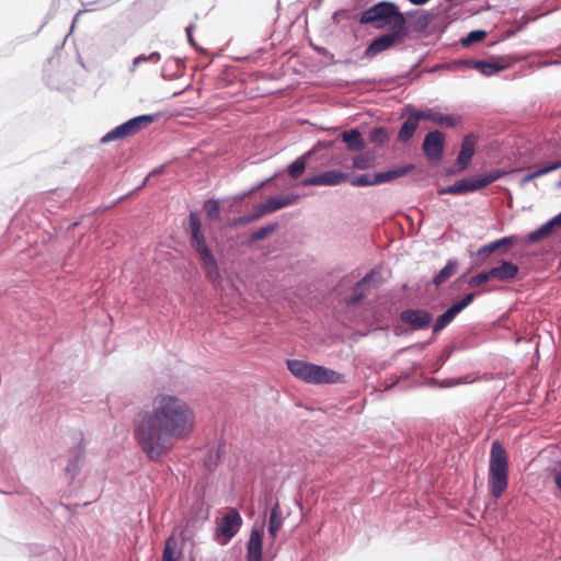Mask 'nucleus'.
Masks as SVG:
<instances>
[{
    "label": "nucleus",
    "instance_id": "obj_1",
    "mask_svg": "<svg viewBox=\"0 0 561 561\" xmlns=\"http://www.w3.org/2000/svg\"><path fill=\"white\" fill-rule=\"evenodd\" d=\"M195 430V413L183 399L158 393L150 409L140 411L134 419V436L140 449L151 461H159L175 445L192 435Z\"/></svg>",
    "mask_w": 561,
    "mask_h": 561
},
{
    "label": "nucleus",
    "instance_id": "obj_2",
    "mask_svg": "<svg viewBox=\"0 0 561 561\" xmlns=\"http://www.w3.org/2000/svg\"><path fill=\"white\" fill-rule=\"evenodd\" d=\"M191 231V245L199 255L207 278L214 284L221 280V274L217 260L206 243L202 231V221L197 213H191L188 218Z\"/></svg>",
    "mask_w": 561,
    "mask_h": 561
},
{
    "label": "nucleus",
    "instance_id": "obj_3",
    "mask_svg": "<svg viewBox=\"0 0 561 561\" xmlns=\"http://www.w3.org/2000/svg\"><path fill=\"white\" fill-rule=\"evenodd\" d=\"M508 485L507 455L499 440L492 443L489 466V492L494 499H499Z\"/></svg>",
    "mask_w": 561,
    "mask_h": 561
},
{
    "label": "nucleus",
    "instance_id": "obj_4",
    "mask_svg": "<svg viewBox=\"0 0 561 561\" xmlns=\"http://www.w3.org/2000/svg\"><path fill=\"white\" fill-rule=\"evenodd\" d=\"M288 370L298 379L313 385L336 383L341 381V375L323 366L299 359L287 360Z\"/></svg>",
    "mask_w": 561,
    "mask_h": 561
},
{
    "label": "nucleus",
    "instance_id": "obj_5",
    "mask_svg": "<svg viewBox=\"0 0 561 561\" xmlns=\"http://www.w3.org/2000/svg\"><path fill=\"white\" fill-rule=\"evenodd\" d=\"M362 24H375L376 27L382 28L390 27H405L407 20L398 7L392 2L382 1L368 10H366L360 18Z\"/></svg>",
    "mask_w": 561,
    "mask_h": 561
},
{
    "label": "nucleus",
    "instance_id": "obj_6",
    "mask_svg": "<svg viewBox=\"0 0 561 561\" xmlns=\"http://www.w3.org/2000/svg\"><path fill=\"white\" fill-rule=\"evenodd\" d=\"M154 121L152 115H140L128 119L127 122L116 126L107 134H105L101 142L106 144L110 141L125 139L135 136L140 130L147 128Z\"/></svg>",
    "mask_w": 561,
    "mask_h": 561
},
{
    "label": "nucleus",
    "instance_id": "obj_7",
    "mask_svg": "<svg viewBox=\"0 0 561 561\" xmlns=\"http://www.w3.org/2000/svg\"><path fill=\"white\" fill-rule=\"evenodd\" d=\"M242 518L236 508L229 510L221 519L217 520L215 536L220 545H227L239 531Z\"/></svg>",
    "mask_w": 561,
    "mask_h": 561
},
{
    "label": "nucleus",
    "instance_id": "obj_8",
    "mask_svg": "<svg viewBox=\"0 0 561 561\" xmlns=\"http://www.w3.org/2000/svg\"><path fill=\"white\" fill-rule=\"evenodd\" d=\"M499 179V175H484L480 178H470V179H462L454 183L453 185L443 187L438 191L439 195L443 194H453V195H460L466 194L469 192H474L481 188L486 187L491 183H493L495 180Z\"/></svg>",
    "mask_w": 561,
    "mask_h": 561
},
{
    "label": "nucleus",
    "instance_id": "obj_9",
    "mask_svg": "<svg viewBox=\"0 0 561 561\" xmlns=\"http://www.w3.org/2000/svg\"><path fill=\"white\" fill-rule=\"evenodd\" d=\"M408 34V27H391V31L379 37H376L367 47L365 55L367 57H374L394 44L401 42Z\"/></svg>",
    "mask_w": 561,
    "mask_h": 561
},
{
    "label": "nucleus",
    "instance_id": "obj_10",
    "mask_svg": "<svg viewBox=\"0 0 561 561\" xmlns=\"http://www.w3.org/2000/svg\"><path fill=\"white\" fill-rule=\"evenodd\" d=\"M444 134L439 130L430 131L423 141V151L431 161H439L444 152Z\"/></svg>",
    "mask_w": 561,
    "mask_h": 561
},
{
    "label": "nucleus",
    "instance_id": "obj_11",
    "mask_svg": "<svg viewBox=\"0 0 561 561\" xmlns=\"http://www.w3.org/2000/svg\"><path fill=\"white\" fill-rule=\"evenodd\" d=\"M348 175L339 170H330L302 181L305 186H333L345 183Z\"/></svg>",
    "mask_w": 561,
    "mask_h": 561
},
{
    "label": "nucleus",
    "instance_id": "obj_12",
    "mask_svg": "<svg viewBox=\"0 0 561 561\" xmlns=\"http://www.w3.org/2000/svg\"><path fill=\"white\" fill-rule=\"evenodd\" d=\"M400 319L402 322L409 324L414 330H421L427 328L433 318L432 314L422 309H408L401 312Z\"/></svg>",
    "mask_w": 561,
    "mask_h": 561
},
{
    "label": "nucleus",
    "instance_id": "obj_13",
    "mask_svg": "<svg viewBox=\"0 0 561 561\" xmlns=\"http://www.w3.org/2000/svg\"><path fill=\"white\" fill-rule=\"evenodd\" d=\"M263 527L252 528L247 543V561H262Z\"/></svg>",
    "mask_w": 561,
    "mask_h": 561
},
{
    "label": "nucleus",
    "instance_id": "obj_14",
    "mask_svg": "<svg viewBox=\"0 0 561 561\" xmlns=\"http://www.w3.org/2000/svg\"><path fill=\"white\" fill-rule=\"evenodd\" d=\"M423 119L431 121L436 125L455 128L461 124V116L455 114H444L433 108L421 111Z\"/></svg>",
    "mask_w": 561,
    "mask_h": 561
},
{
    "label": "nucleus",
    "instance_id": "obj_15",
    "mask_svg": "<svg viewBox=\"0 0 561 561\" xmlns=\"http://www.w3.org/2000/svg\"><path fill=\"white\" fill-rule=\"evenodd\" d=\"M477 137L474 134L465 136L460 151L457 158V165L460 170H466L476 152Z\"/></svg>",
    "mask_w": 561,
    "mask_h": 561
},
{
    "label": "nucleus",
    "instance_id": "obj_16",
    "mask_svg": "<svg viewBox=\"0 0 561 561\" xmlns=\"http://www.w3.org/2000/svg\"><path fill=\"white\" fill-rule=\"evenodd\" d=\"M458 65L460 67L471 68L478 70L483 76L490 77L493 76L502 70H504V66L492 62V61H485V60H472V59H466L458 61Z\"/></svg>",
    "mask_w": 561,
    "mask_h": 561
},
{
    "label": "nucleus",
    "instance_id": "obj_17",
    "mask_svg": "<svg viewBox=\"0 0 561 561\" xmlns=\"http://www.w3.org/2000/svg\"><path fill=\"white\" fill-rule=\"evenodd\" d=\"M421 119H423L421 116V111L413 110L405 122L402 124L398 133V140L400 142H408L416 131Z\"/></svg>",
    "mask_w": 561,
    "mask_h": 561
},
{
    "label": "nucleus",
    "instance_id": "obj_18",
    "mask_svg": "<svg viewBox=\"0 0 561 561\" xmlns=\"http://www.w3.org/2000/svg\"><path fill=\"white\" fill-rule=\"evenodd\" d=\"M518 266L510 261H502L500 266L491 268L493 279L499 282H510L514 279L518 273Z\"/></svg>",
    "mask_w": 561,
    "mask_h": 561
},
{
    "label": "nucleus",
    "instance_id": "obj_19",
    "mask_svg": "<svg viewBox=\"0 0 561 561\" xmlns=\"http://www.w3.org/2000/svg\"><path fill=\"white\" fill-rule=\"evenodd\" d=\"M296 195H285L282 197H270L263 205L267 214L275 213L284 207L293 205L297 201Z\"/></svg>",
    "mask_w": 561,
    "mask_h": 561
},
{
    "label": "nucleus",
    "instance_id": "obj_20",
    "mask_svg": "<svg viewBox=\"0 0 561 561\" xmlns=\"http://www.w3.org/2000/svg\"><path fill=\"white\" fill-rule=\"evenodd\" d=\"M341 137L350 151H360L365 148V141L357 129L346 130L342 133Z\"/></svg>",
    "mask_w": 561,
    "mask_h": 561
},
{
    "label": "nucleus",
    "instance_id": "obj_21",
    "mask_svg": "<svg viewBox=\"0 0 561 561\" xmlns=\"http://www.w3.org/2000/svg\"><path fill=\"white\" fill-rule=\"evenodd\" d=\"M411 169H412V165H408V167H401V168H398L394 170H389L386 172H378L373 175V182H375V184L391 182V181L407 174Z\"/></svg>",
    "mask_w": 561,
    "mask_h": 561
},
{
    "label": "nucleus",
    "instance_id": "obj_22",
    "mask_svg": "<svg viewBox=\"0 0 561 561\" xmlns=\"http://www.w3.org/2000/svg\"><path fill=\"white\" fill-rule=\"evenodd\" d=\"M283 518L278 503H276L271 510V516L268 520V534L272 539H275L278 530L282 528Z\"/></svg>",
    "mask_w": 561,
    "mask_h": 561
},
{
    "label": "nucleus",
    "instance_id": "obj_23",
    "mask_svg": "<svg viewBox=\"0 0 561 561\" xmlns=\"http://www.w3.org/2000/svg\"><path fill=\"white\" fill-rule=\"evenodd\" d=\"M460 313V311L455 307V305H453L450 308H448L444 313H442L434 327H433V332L434 333H437L439 331H442L445 327H447L455 318L456 316Z\"/></svg>",
    "mask_w": 561,
    "mask_h": 561
},
{
    "label": "nucleus",
    "instance_id": "obj_24",
    "mask_svg": "<svg viewBox=\"0 0 561 561\" xmlns=\"http://www.w3.org/2000/svg\"><path fill=\"white\" fill-rule=\"evenodd\" d=\"M458 263L455 260L448 261V263L440 270V272L434 277L433 282L436 286H440L446 283L457 271Z\"/></svg>",
    "mask_w": 561,
    "mask_h": 561
},
{
    "label": "nucleus",
    "instance_id": "obj_25",
    "mask_svg": "<svg viewBox=\"0 0 561 561\" xmlns=\"http://www.w3.org/2000/svg\"><path fill=\"white\" fill-rule=\"evenodd\" d=\"M553 228H554L553 224L551 222V220H549L548 222L543 224L535 231L530 232L527 236V241L530 243H536V242L549 237L551 234Z\"/></svg>",
    "mask_w": 561,
    "mask_h": 561
},
{
    "label": "nucleus",
    "instance_id": "obj_26",
    "mask_svg": "<svg viewBox=\"0 0 561 561\" xmlns=\"http://www.w3.org/2000/svg\"><path fill=\"white\" fill-rule=\"evenodd\" d=\"M561 168V160H558L556 162H552L543 168H540V169H537L530 173H528L524 179H523V183H528L539 176H542L549 172H552L557 169H560Z\"/></svg>",
    "mask_w": 561,
    "mask_h": 561
},
{
    "label": "nucleus",
    "instance_id": "obj_27",
    "mask_svg": "<svg viewBox=\"0 0 561 561\" xmlns=\"http://www.w3.org/2000/svg\"><path fill=\"white\" fill-rule=\"evenodd\" d=\"M206 216L209 220H218L220 217V207L218 201L209 199L205 203Z\"/></svg>",
    "mask_w": 561,
    "mask_h": 561
},
{
    "label": "nucleus",
    "instance_id": "obj_28",
    "mask_svg": "<svg viewBox=\"0 0 561 561\" xmlns=\"http://www.w3.org/2000/svg\"><path fill=\"white\" fill-rule=\"evenodd\" d=\"M277 227H278L277 224H271L266 227H262V228L257 229L256 231H254L251 234L250 241L256 242V241L265 239L270 233L274 232L277 229Z\"/></svg>",
    "mask_w": 561,
    "mask_h": 561
},
{
    "label": "nucleus",
    "instance_id": "obj_29",
    "mask_svg": "<svg viewBox=\"0 0 561 561\" xmlns=\"http://www.w3.org/2000/svg\"><path fill=\"white\" fill-rule=\"evenodd\" d=\"M490 279H493V276L491 274V270L489 271H485V272H481L474 276H472L468 284L470 287H478V286H481L482 284L489 282Z\"/></svg>",
    "mask_w": 561,
    "mask_h": 561
},
{
    "label": "nucleus",
    "instance_id": "obj_30",
    "mask_svg": "<svg viewBox=\"0 0 561 561\" xmlns=\"http://www.w3.org/2000/svg\"><path fill=\"white\" fill-rule=\"evenodd\" d=\"M306 169V162L304 158L296 159L290 165H289V175L293 179H298Z\"/></svg>",
    "mask_w": 561,
    "mask_h": 561
},
{
    "label": "nucleus",
    "instance_id": "obj_31",
    "mask_svg": "<svg viewBox=\"0 0 561 561\" xmlns=\"http://www.w3.org/2000/svg\"><path fill=\"white\" fill-rule=\"evenodd\" d=\"M161 56L158 51H153L151 53L150 55L146 56V55H140L138 57H136L133 61V66H131V71H136V69L138 68V66L145 61H152V62H158L160 60Z\"/></svg>",
    "mask_w": 561,
    "mask_h": 561
},
{
    "label": "nucleus",
    "instance_id": "obj_32",
    "mask_svg": "<svg viewBox=\"0 0 561 561\" xmlns=\"http://www.w3.org/2000/svg\"><path fill=\"white\" fill-rule=\"evenodd\" d=\"M485 36H486L485 31H482V30L472 31L461 41V43L463 46H469L471 44L481 42L482 39L485 38Z\"/></svg>",
    "mask_w": 561,
    "mask_h": 561
},
{
    "label": "nucleus",
    "instance_id": "obj_33",
    "mask_svg": "<svg viewBox=\"0 0 561 561\" xmlns=\"http://www.w3.org/2000/svg\"><path fill=\"white\" fill-rule=\"evenodd\" d=\"M387 137L388 135L383 127L374 128L369 135L370 141L378 145L383 144L387 140Z\"/></svg>",
    "mask_w": 561,
    "mask_h": 561
},
{
    "label": "nucleus",
    "instance_id": "obj_34",
    "mask_svg": "<svg viewBox=\"0 0 561 561\" xmlns=\"http://www.w3.org/2000/svg\"><path fill=\"white\" fill-rule=\"evenodd\" d=\"M371 167V159L367 154H360L353 159V168L365 170Z\"/></svg>",
    "mask_w": 561,
    "mask_h": 561
},
{
    "label": "nucleus",
    "instance_id": "obj_35",
    "mask_svg": "<svg viewBox=\"0 0 561 561\" xmlns=\"http://www.w3.org/2000/svg\"><path fill=\"white\" fill-rule=\"evenodd\" d=\"M351 184L353 186H368V185H376L375 182H373V175L369 174H362L358 176H355L351 180Z\"/></svg>",
    "mask_w": 561,
    "mask_h": 561
},
{
    "label": "nucleus",
    "instance_id": "obj_36",
    "mask_svg": "<svg viewBox=\"0 0 561 561\" xmlns=\"http://www.w3.org/2000/svg\"><path fill=\"white\" fill-rule=\"evenodd\" d=\"M162 561H176V552L175 548L173 547L172 539H169L165 542L162 554Z\"/></svg>",
    "mask_w": 561,
    "mask_h": 561
},
{
    "label": "nucleus",
    "instance_id": "obj_37",
    "mask_svg": "<svg viewBox=\"0 0 561 561\" xmlns=\"http://www.w3.org/2000/svg\"><path fill=\"white\" fill-rule=\"evenodd\" d=\"M84 450L82 448H79L76 455L73 456V459L69 461V463L66 467V471L68 473H76L78 469L79 461L83 458Z\"/></svg>",
    "mask_w": 561,
    "mask_h": 561
},
{
    "label": "nucleus",
    "instance_id": "obj_38",
    "mask_svg": "<svg viewBox=\"0 0 561 561\" xmlns=\"http://www.w3.org/2000/svg\"><path fill=\"white\" fill-rule=\"evenodd\" d=\"M266 214H267V211L265 209V206L263 205V203H261V204H256V205L253 206V210L250 214V216H251L253 221H256V220H259L260 218H262Z\"/></svg>",
    "mask_w": 561,
    "mask_h": 561
},
{
    "label": "nucleus",
    "instance_id": "obj_39",
    "mask_svg": "<svg viewBox=\"0 0 561 561\" xmlns=\"http://www.w3.org/2000/svg\"><path fill=\"white\" fill-rule=\"evenodd\" d=\"M474 297V293L467 294L460 301H457L454 305L461 312L466 307H468L473 301Z\"/></svg>",
    "mask_w": 561,
    "mask_h": 561
},
{
    "label": "nucleus",
    "instance_id": "obj_40",
    "mask_svg": "<svg viewBox=\"0 0 561 561\" xmlns=\"http://www.w3.org/2000/svg\"><path fill=\"white\" fill-rule=\"evenodd\" d=\"M496 250H497V244L493 241L489 244L481 247L478 250V255H490L491 253H493Z\"/></svg>",
    "mask_w": 561,
    "mask_h": 561
},
{
    "label": "nucleus",
    "instance_id": "obj_41",
    "mask_svg": "<svg viewBox=\"0 0 561 561\" xmlns=\"http://www.w3.org/2000/svg\"><path fill=\"white\" fill-rule=\"evenodd\" d=\"M516 241H517V237H515V236H510V237H505V238H502V239L495 240L494 242L497 244V249H500L501 247H511V245H513Z\"/></svg>",
    "mask_w": 561,
    "mask_h": 561
},
{
    "label": "nucleus",
    "instance_id": "obj_42",
    "mask_svg": "<svg viewBox=\"0 0 561 561\" xmlns=\"http://www.w3.org/2000/svg\"><path fill=\"white\" fill-rule=\"evenodd\" d=\"M253 222L252 218L250 215H247V216H242V217H239L237 219H234L232 221V226H245V225H249Z\"/></svg>",
    "mask_w": 561,
    "mask_h": 561
},
{
    "label": "nucleus",
    "instance_id": "obj_43",
    "mask_svg": "<svg viewBox=\"0 0 561 561\" xmlns=\"http://www.w3.org/2000/svg\"><path fill=\"white\" fill-rule=\"evenodd\" d=\"M557 486L561 490V471L557 472L553 477Z\"/></svg>",
    "mask_w": 561,
    "mask_h": 561
},
{
    "label": "nucleus",
    "instance_id": "obj_44",
    "mask_svg": "<svg viewBox=\"0 0 561 561\" xmlns=\"http://www.w3.org/2000/svg\"><path fill=\"white\" fill-rule=\"evenodd\" d=\"M551 222L553 224V226H561V213L558 214L556 217H553L552 219H550Z\"/></svg>",
    "mask_w": 561,
    "mask_h": 561
},
{
    "label": "nucleus",
    "instance_id": "obj_45",
    "mask_svg": "<svg viewBox=\"0 0 561 561\" xmlns=\"http://www.w3.org/2000/svg\"><path fill=\"white\" fill-rule=\"evenodd\" d=\"M370 277H371L370 274L366 275L360 282L357 283L356 288H358V287L363 286L364 284H366L369 280Z\"/></svg>",
    "mask_w": 561,
    "mask_h": 561
},
{
    "label": "nucleus",
    "instance_id": "obj_46",
    "mask_svg": "<svg viewBox=\"0 0 561 561\" xmlns=\"http://www.w3.org/2000/svg\"><path fill=\"white\" fill-rule=\"evenodd\" d=\"M412 4L414 5H423L425 4L426 2H428L430 0H409Z\"/></svg>",
    "mask_w": 561,
    "mask_h": 561
},
{
    "label": "nucleus",
    "instance_id": "obj_47",
    "mask_svg": "<svg viewBox=\"0 0 561 561\" xmlns=\"http://www.w3.org/2000/svg\"><path fill=\"white\" fill-rule=\"evenodd\" d=\"M359 299H360V297H358V298H354V299H353V301H354V302H356V301H358Z\"/></svg>",
    "mask_w": 561,
    "mask_h": 561
},
{
    "label": "nucleus",
    "instance_id": "obj_48",
    "mask_svg": "<svg viewBox=\"0 0 561 561\" xmlns=\"http://www.w3.org/2000/svg\"><path fill=\"white\" fill-rule=\"evenodd\" d=\"M559 186H561V179H560V182H559Z\"/></svg>",
    "mask_w": 561,
    "mask_h": 561
}]
</instances>
